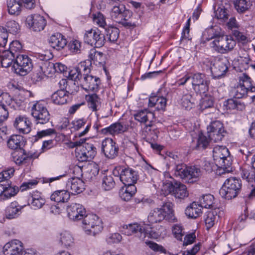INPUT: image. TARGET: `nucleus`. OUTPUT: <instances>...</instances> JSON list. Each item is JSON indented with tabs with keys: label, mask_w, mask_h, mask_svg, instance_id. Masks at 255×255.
<instances>
[{
	"label": "nucleus",
	"mask_w": 255,
	"mask_h": 255,
	"mask_svg": "<svg viewBox=\"0 0 255 255\" xmlns=\"http://www.w3.org/2000/svg\"><path fill=\"white\" fill-rule=\"evenodd\" d=\"M185 213L188 218L196 219L201 215V208L199 204L194 202L186 208Z\"/></svg>",
	"instance_id": "obj_32"
},
{
	"label": "nucleus",
	"mask_w": 255,
	"mask_h": 255,
	"mask_svg": "<svg viewBox=\"0 0 255 255\" xmlns=\"http://www.w3.org/2000/svg\"><path fill=\"white\" fill-rule=\"evenodd\" d=\"M172 233L177 240L182 241L184 232L183 231V228L180 225H174L172 227Z\"/></svg>",
	"instance_id": "obj_57"
},
{
	"label": "nucleus",
	"mask_w": 255,
	"mask_h": 255,
	"mask_svg": "<svg viewBox=\"0 0 255 255\" xmlns=\"http://www.w3.org/2000/svg\"><path fill=\"white\" fill-rule=\"evenodd\" d=\"M101 148L107 158L113 159L118 154L119 146L112 138L104 139L102 142Z\"/></svg>",
	"instance_id": "obj_17"
},
{
	"label": "nucleus",
	"mask_w": 255,
	"mask_h": 255,
	"mask_svg": "<svg viewBox=\"0 0 255 255\" xmlns=\"http://www.w3.org/2000/svg\"><path fill=\"white\" fill-rule=\"evenodd\" d=\"M17 3L19 7H24L28 9H32L35 7V0H19Z\"/></svg>",
	"instance_id": "obj_60"
},
{
	"label": "nucleus",
	"mask_w": 255,
	"mask_h": 255,
	"mask_svg": "<svg viewBox=\"0 0 255 255\" xmlns=\"http://www.w3.org/2000/svg\"><path fill=\"white\" fill-rule=\"evenodd\" d=\"M242 83H240L237 88L233 91V94L236 96L238 94L241 96H245L249 94H254L255 93V86L252 84L250 77L247 74H243L241 77Z\"/></svg>",
	"instance_id": "obj_13"
},
{
	"label": "nucleus",
	"mask_w": 255,
	"mask_h": 255,
	"mask_svg": "<svg viewBox=\"0 0 255 255\" xmlns=\"http://www.w3.org/2000/svg\"><path fill=\"white\" fill-rule=\"evenodd\" d=\"M214 196L210 194L203 195L200 199L199 202L201 208H210L213 207Z\"/></svg>",
	"instance_id": "obj_41"
},
{
	"label": "nucleus",
	"mask_w": 255,
	"mask_h": 255,
	"mask_svg": "<svg viewBox=\"0 0 255 255\" xmlns=\"http://www.w3.org/2000/svg\"><path fill=\"white\" fill-rule=\"evenodd\" d=\"M128 10L125 9V7L123 5L119 6H114L112 9L110 15L113 20L118 22L120 20L125 18V15L129 14Z\"/></svg>",
	"instance_id": "obj_29"
},
{
	"label": "nucleus",
	"mask_w": 255,
	"mask_h": 255,
	"mask_svg": "<svg viewBox=\"0 0 255 255\" xmlns=\"http://www.w3.org/2000/svg\"><path fill=\"white\" fill-rule=\"evenodd\" d=\"M8 116V113L5 106L3 104L0 105V134L5 133L6 131V127L4 122L7 119Z\"/></svg>",
	"instance_id": "obj_39"
},
{
	"label": "nucleus",
	"mask_w": 255,
	"mask_h": 255,
	"mask_svg": "<svg viewBox=\"0 0 255 255\" xmlns=\"http://www.w3.org/2000/svg\"><path fill=\"white\" fill-rule=\"evenodd\" d=\"M219 32L213 27L207 28L202 34V39L204 41H209L214 39L215 40L218 36H220Z\"/></svg>",
	"instance_id": "obj_42"
},
{
	"label": "nucleus",
	"mask_w": 255,
	"mask_h": 255,
	"mask_svg": "<svg viewBox=\"0 0 255 255\" xmlns=\"http://www.w3.org/2000/svg\"><path fill=\"white\" fill-rule=\"evenodd\" d=\"M228 61L226 58H218L211 63L210 70L214 78H220L228 71Z\"/></svg>",
	"instance_id": "obj_14"
},
{
	"label": "nucleus",
	"mask_w": 255,
	"mask_h": 255,
	"mask_svg": "<svg viewBox=\"0 0 255 255\" xmlns=\"http://www.w3.org/2000/svg\"><path fill=\"white\" fill-rule=\"evenodd\" d=\"M177 84L179 85L191 84L196 94L199 95L204 94L208 89L205 75L201 73L195 74L192 76L185 75L177 82Z\"/></svg>",
	"instance_id": "obj_3"
},
{
	"label": "nucleus",
	"mask_w": 255,
	"mask_h": 255,
	"mask_svg": "<svg viewBox=\"0 0 255 255\" xmlns=\"http://www.w3.org/2000/svg\"><path fill=\"white\" fill-rule=\"evenodd\" d=\"M125 186L120 190L119 195L123 200L128 201L136 192V188L134 185Z\"/></svg>",
	"instance_id": "obj_30"
},
{
	"label": "nucleus",
	"mask_w": 255,
	"mask_h": 255,
	"mask_svg": "<svg viewBox=\"0 0 255 255\" xmlns=\"http://www.w3.org/2000/svg\"><path fill=\"white\" fill-rule=\"evenodd\" d=\"M115 186V182L113 176H105L102 180V187L105 191L112 189Z\"/></svg>",
	"instance_id": "obj_48"
},
{
	"label": "nucleus",
	"mask_w": 255,
	"mask_h": 255,
	"mask_svg": "<svg viewBox=\"0 0 255 255\" xmlns=\"http://www.w3.org/2000/svg\"><path fill=\"white\" fill-rule=\"evenodd\" d=\"M86 123V120L84 119H79L74 120L72 122V126L71 128L73 130H78L80 128L83 127Z\"/></svg>",
	"instance_id": "obj_62"
},
{
	"label": "nucleus",
	"mask_w": 255,
	"mask_h": 255,
	"mask_svg": "<svg viewBox=\"0 0 255 255\" xmlns=\"http://www.w3.org/2000/svg\"><path fill=\"white\" fill-rule=\"evenodd\" d=\"M50 46L57 50L63 48L67 44V40L60 33L52 35L49 40Z\"/></svg>",
	"instance_id": "obj_28"
},
{
	"label": "nucleus",
	"mask_w": 255,
	"mask_h": 255,
	"mask_svg": "<svg viewBox=\"0 0 255 255\" xmlns=\"http://www.w3.org/2000/svg\"><path fill=\"white\" fill-rule=\"evenodd\" d=\"M174 175L185 182L193 183L197 181L202 175L200 168L196 166L188 167L184 164L176 165Z\"/></svg>",
	"instance_id": "obj_4"
},
{
	"label": "nucleus",
	"mask_w": 255,
	"mask_h": 255,
	"mask_svg": "<svg viewBox=\"0 0 255 255\" xmlns=\"http://www.w3.org/2000/svg\"><path fill=\"white\" fill-rule=\"evenodd\" d=\"M67 212L69 219L74 221L83 219L86 216V210L80 204L71 203L67 206Z\"/></svg>",
	"instance_id": "obj_21"
},
{
	"label": "nucleus",
	"mask_w": 255,
	"mask_h": 255,
	"mask_svg": "<svg viewBox=\"0 0 255 255\" xmlns=\"http://www.w3.org/2000/svg\"><path fill=\"white\" fill-rule=\"evenodd\" d=\"M90 73V71L84 72L82 85L85 90L96 92L100 83V80L97 77L89 75Z\"/></svg>",
	"instance_id": "obj_22"
},
{
	"label": "nucleus",
	"mask_w": 255,
	"mask_h": 255,
	"mask_svg": "<svg viewBox=\"0 0 255 255\" xmlns=\"http://www.w3.org/2000/svg\"><path fill=\"white\" fill-rule=\"evenodd\" d=\"M16 50L12 49L10 47L9 50H5L0 55V62L3 67H9L11 66V71L16 73V68L14 65L16 64L15 53Z\"/></svg>",
	"instance_id": "obj_20"
},
{
	"label": "nucleus",
	"mask_w": 255,
	"mask_h": 255,
	"mask_svg": "<svg viewBox=\"0 0 255 255\" xmlns=\"http://www.w3.org/2000/svg\"><path fill=\"white\" fill-rule=\"evenodd\" d=\"M58 238L60 243L66 248L71 247L74 244V239L68 231H62L59 234Z\"/></svg>",
	"instance_id": "obj_35"
},
{
	"label": "nucleus",
	"mask_w": 255,
	"mask_h": 255,
	"mask_svg": "<svg viewBox=\"0 0 255 255\" xmlns=\"http://www.w3.org/2000/svg\"><path fill=\"white\" fill-rule=\"evenodd\" d=\"M241 176L243 179L248 181L253 188L248 195V197L250 199L255 197V172L244 169L242 170Z\"/></svg>",
	"instance_id": "obj_27"
},
{
	"label": "nucleus",
	"mask_w": 255,
	"mask_h": 255,
	"mask_svg": "<svg viewBox=\"0 0 255 255\" xmlns=\"http://www.w3.org/2000/svg\"><path fill=\"white\" fill-rule=\"evenodd\" d=\"M173 195L176 198L183 199L188 196L189 193L187 190L186 186L179 182H174V190Z\"/></svg>",
	"instance_id": "obj_33"
},
{
	"label": "nucleus",
	"mask_w": 255,
	"mask_h": 255,
	"mask_svg": "<svg viewBox=\"0 0 255 255\" xmlns=\"http://www.w3.org/2000/svg\"><path fill=\"white\" fill-rule=\"evenodd\" d=\"M236 45V42L232 36L221 34L211 43V47L222 54L229 52Z\"/></svg>",
	"instance_id": "obj_8"
},
{
	"label": "nucleus",
	"mask_w": 255,
	"mask_h": 255,
	"mask_svg": "<svg viewBox=\"0 0 255 255\" xmlns=\"http://www.w3.org/2000/svg\"><path fill=\"white\" fill-rule=\"evenodd\" d=\"M45 203V200L42 197L41 193L36 191L30 193L28 198V204L31 207L37 210L41 208Z\"/></svg>",
	"instance_id": "obj_26"
},
{
	"label": "nucleus",
	"mask_w": 255,
	"mask_h": 255,
	"mask_svg": "<svg viewBox=\"0 0 255 255\" xmlns=\"http://www.w3.org/2000/svg\"><path fill=\"white\" fill-rule=\"evenodd\" d=\"M15 169L13 167L7 169L0 173V182L9 179L14 175Z\"/></svg>",
	"instance_id": "obj_54"
},
{
	"label": "nucleus",
	"mask_w": 255,
	"mask_h": 255,
	"mask_svg": "<svg viewBox=\"0 0 255 255\" xmlns=\"http://www.w3.org/2000/svg\"><path fill=\"white\" fill-rule=\"evenodd\" d=\"M154 115L153 113L148 112L146 110H141L134 114L135 120L141 123H145L147 121L154 118Z\"/></svg>",
	"instance_id": "obj_37"
},
{
	"label": "nucleus",
	"mask_w": 255,
	"mask_h": 255,
	"mask_svg": "<svg viewBox=\"0 0 255 255\" xmlns=\"http://www.w3.org/2000/svg\"><path fill=\"white\" fill-rule=\"evenodd\" d=\"M106 36L111 42H114L117 40L119 36V29L116 27H111L105 29Z\"/></svg>",
	"instance_id": "obj_46"
},
{
	"label": "nucleus",
	"mask_w": 255,
	"mask_h": 255,
	"mask_svg": "<svg viewBox=\"0 0 255 255\" xmlns=\"http://www.w3.org/2000/svg\"><path fill=\"white\" fill-rule=\"evenodd\" d=\"M55 133L56 131L55 129L53 128H48L38 131L37 132L36 135L35 136L34 141H36L38 139L41 138L44 136L50 135L52 134H55Z\"/></svg>",
	"instance_id": "obj_59"
},
{
	"label": "nucleus",
	"mask_w": 255,
	"mask_h": 255,
	"mask_svg": "<svg viewBox=\"0 0 255 255\" xmlns=\"http://www.w3.org/2000/svg\"><path fill=\"white\" fill-rule=\"evenodd\" d=\"M120 179L125 185H134L137 180V173L132 168L120 167Z\"/></svg>",
	"instance_id": "obj_18"
},
{
	"label": "nucleus",
	"mask_w": 255,
	"mask_h": 255,
	"mask_svg": "<svg viewBox=\"0 0 255 255\" xmlns=\"http://www.w3.org/2000/svg\"><path fill=\"white\" fill-rule=\"evenodd\" d=\"M128 129V126L122 123H115L110 126L102 129V132L104 134H110L111 135L118 134L127 131Z\"/></svg>",
	"instance_id": "obj_25"
},
{
	"label": "nucleus",
	"mask_w": 255,
	"mask_h": 255,
	"mask_svg": "<svg viewBox=\"0 0 255 255\" xmlns=\"http://www.w3.org/2000/svg\"><path fill=\"white\" fill-rule=\"evenodd\" d=\"M173 204L170 202H165L160 208L151 210L147 217L148 222L150 224L160 223L163 220L172 222L176 220L173 210Z\"/></svg>",
	"instance_id": "obj_2"
},
{
	"label": "nucleus",
	"mask_w": 255,
	"mask_h": 255,
	"mask_svg": "<svg viewBox=\"0 0 255 255\" xmlns=\"http://www.w3.org/2000/svg\"><path fill=\"white\" fill-rule=\"evenodd\" d=\"M8 33L6 29L0 27V47H4L7 41Z\"/></svg>",
	"instance_id": "obj_61"
},
{
	"label": "nucleus",
	"mask_w": 255,
	"mask_h": 255,
	"mask_svg": "<svg viewBox=\"0 0 255 255\" xmlns=\"http://www.w3.org/2000/svg\"><path fill=\"white\" fill-rule=\"evenodd\" d=\"M166 105V99L164 97H149L148 106L155 107L158 110H164Z\"/></svg>",
	"instance_id": "obj_34"
},
{
	"label": "nucleus",
	"mask_w": 255,
	"mask_h": 255,
	"mask_svg": "<svg viewBox=\"0 0 255 255\" xmlns=\"http://www.w3.org/2000/svg\"><path fill=\"white\" fill-rule=\"evenodd\" d=\"M96 154V148L92 143H84L77 156L78 160L83 162L93 159Z\"/></svg>",
	"instance_id": "obj_23"
},
{
	"label": "nucleus",
	"mask_w": 255,
	"mask_h": 255,
	"mask_svg": "<svg viewBox=\"0 0 255 255\" xmlns=\"http://www.w3.org/2000/svg\"><path fill=\"white\" fill-rule=\"evenodd\" d=\"M214 105L212 97H203L200 100L199 107L201 110L211 108Z\"/></svg>",
	"instance_id": "obj_51"
},
{
	"label": "nucleus",
	"mask_w": 255,
	"mask_h": 255,
	"mask_svg": "<svg viewBox=\"0 0 255 255\" xmlns=\"http://www.w3.org/2000/svg\"><path fill=\"white\" fill-rule=\"evenodd\" d=\"M93 22L98 26L106 29L107 23L104 15L100 12H97L92 14Z\"/></svg>",
	"instance_id": "obj_43"
},
{
	"label": "nucleus",
	"mask_w": 255,
	"mask_h": 255,
	"mask_svg": "<svg viewBox=\"0 0 255 255\" xmlns=\"http://www.w3.org/2000/svg\"><path fill=\"white\" fill-rule=\"evenodd\" d=\"M3 252L5 255H16V241L6 243L3 248Z\"/></svg>",
	"instance_id": "obj_47"
},
{
	"label": "nucleus",
	"mask_w": 255,
	"mask_h": 255,
	"mask_svg": "<svg viewBox=\"0 0 255 255\" xmlns=\"http://www.w3.org/2000/svg\"><path fill=\"white\" fill-rule=\"evenodd\" d=\"M105 39L104 35L98 28L86 31L84 36L85 42L95 47L103 46Z\"/></svg>",
	"instance_id": "obj_10"
},
{
	"label": "nucleus",
	"mask_w": 255,
	"mask_h": 255,
	"mask_svg": "<svg viewBox=\"0 0 255 255\" xmlns=\"http://www.w3.org/2000/svg\"><path fill=\"white\" fill-rule=\"evenodd\" d=\"M30 122L24 117L19 116L17 120V129L20 133H27L30 131Z\"/></svg>",
	"instance_id": "obj_36"
},
{
	"label": "nucleus",
	"mask_w": 255,
	"mask_h": 255,
	"mask_svg": "<svg viewBox=\"0 0 255 255\" xmlns=\"http://www.w3.org/2000/svg\"><path fill=\"white\" fill-rule=\"evenodd\" d=\"M207 129L208 137L215 142L221 141L226 133L223 125L220 121L212 122Z\"/></svg>",
	"instance_id": "obj_11"
},
{
	"label": "nucleus",
	"mask_w": 255,
	"mask_h": 255,
	"mask_svg": "<svg viewBox=\"0 0 255 255\" xmlns=\"http://www.w3.org/2000/svg\"><path fill=\"white\" fill-rule=\"evenodd\" d=\"M25 22L28 27L34 31H40L46 25V20L44 17L37 13L27 16Z\"/></svg>",
	"instance_id": "obj_15"
},
{
	"label": "nucleus",
	"mask_w": 255,
	"mask_h": 255,
	"mask_svg": "<svg viewBox=\"0 0 255 255\" xmlns=\"http://www.w3.org/2000/svg\"><path fill=\"white\" fill-rule=\"evenodd\" d=\"M224 105L228 109H237L238 110H242L244 107V106L238 101V99L236 98V97H233V98L226 100L224 102Z\"/></svg>",
	"instance_id": "obj_44"
},
{
	"label": "nucleus",
	"mask_w": 255,
	"mask_h": 255,
	"mask_svg": "<svg viewBox=\"0 0 255 255\" xmlns=\"http://www.w3.org/2000/svg\"><path fill=\"white\" fill-rule=\"evenodd\" d=\"M16 0H7V6L8 13L10 15H14L16 12Z\"/></svg>",
	"instance_id": "obj_64"
},
{
	"label": "nucleus",
	"mask_w": 255,
	"mask_h": 255,
	"mask_svg": "<svg viewBox=\"0 0 255 255\" xmlns=\"http://www.w3.org/2000/svg\"><path fill=\"white\" fill-rule=\"evenodd\" d=\"M216 216L213 212H207L205 216V222L207 228H211L214 224Z\"/></svg>",
	"instance_id": "obj_56"
},
{
	"label": "nucleus",
	"mask_w": 255,
	"mask_h": 255,
	"mask_svg": "<svg viewBox=\"0 0 255 255\" xmlns=\"http://www.w3.org/2000/svg\"><path fill=\"white\" fill-rule=\"evenodd\" d=\"M164 230V228L161 226H159L158 231H155L149 226L144 227L136 223L125 225L121 229V232L123 234L127 236H131L133 234H136L139 238L142 241L144 240L146 237L157 239L162 235L163 232L165 231Z\"/></svg>",
	"instance_id": "obj_1"
},
{
	"label": "nucleus",
	"mask_w": 255,
	"mask_h": 255,
	"mask_svg": "<svg viewBox=\"0 0 255 255\" xmlns=\"http://www.w3.org/2000/svg\"><path fill=\"white\" fill-rule=\"evenodd\" d=\"M213 157L216 166L224 170L232 164V159L228 149L224 146H216L213 150Z\"/></svg>",
	"instance_id": "obj_7"
},
{
	"label": "nucleus",
	"mask_w": 255,
	"mask_h": 255,
	"mask_svg": "<svg viewBox=\"0 0 255 255\" xmlns=\"http://www.w3.org/2000/svg\"><path fill=\"white\" fill-rule=\"evenodd\" d=\"M215 16L218 19L225 20L228 18V10L224 7H220L215 11Z\"/></svg>",
	"instance_id": "obj_55"
},
{
	"label": "nucleus",
	"mask_w": 255,
	"mask_h": 255,
	"mask_svg": "<svg viewBox=\"0 0 255 255\" xmlns=\"http://www.w3.org/2000/svg\"><path fill=\"white\" fill-rule=\"evenodd\" d=\"M234 6L239 13H243L248 10L251 4L248 0H235L234 2Z\"/></svg>",
	"instance_id": "obj_40"
},
{
	"label": "nucleus",
	"mask_w": 255,
	"mask_h": 255,
	"mask_svg": "<svg viewBox=\"0 0 255 255\" xmlns=\"http://www.w3.org/2000/svg\"><path fill=\"white\" fill-rule=\"evenodd\" d=\"M35 57L41 61L39 63L41 71L45 76H51L55 72L54 63L49 61L53 57L51 53L49 51H45L43 53H36Z\"/></svg>",
	"instance_id": "obj_9"
},
{
	"label": "nucleus",
	"mask_w": 255,
	"mask_h": 255,
	"mask_svg": "<svg viewBox=\"0 0 255 255\" xmlns=\"http://www.w3.org/2000/svg\"><path fill=\"white\" fill-rule=\"evenodd\" d=\"M210 141L211 140L209 138H208L206 136L201 133L199 135L196 148L199 149H205L209 145Z\"/></svg>",
	"instance_id": "obj_49"
},
{
	"label": "nucleus",
	"mask_w": 255,
	"mask_h": 255,
	"mask_svg": "<svg viewBox=\"0 0 255 255\" xmlns=\"http://www.w3.org/2000/svg\"><path fill=\"white\" fill-rule=\"evenodd\" d=\"M67 190L71 194H79L85 189V183L80 178L69 179L66 184Z\"/></svg>",
	"instance_id": "obj_24"
},
{
	"label": "nucleus",
	"mask_w": 255,
	"mask_h": 255,
	"mask_svg": "<svg viewBox=\"0 0 255 255\" xmlns=\"http://www.w3.org/2000/svg\"><path fill=\"white\" fill-rule=\"evenodd\" d=\"M17 154L19 155L17 158V164L20 165L28 157L24 153V150L20 148V145L17 142Z\"/></svg>",
	"instance_id": "obj_53"
},
{
	"label": "nucleus",
	"mask_w": 255,
	"mask_h": 255,
	"mask_svg": "<svg viewBox=\"0 0 255 255\" xmlns=\"http://www.w3.org/2000/svg\"><path fill=\"white\" fill-rule=\"evenodd\" d=\"M31 115L37 124H45L50 119V114L47 109L40 102H36L31 108Z\"/></svg>",
	"instance_id": "obj_12"
},
{
	"label": "nucleus",
	"mask_w": 255,
	"mask_h": 255,
	"mask_svg": "<svg viewBox=\"0 0 255 255\" xmlns=\"http://www.w3.org/2000/svg\"><path fill=\"white\" fill-rule=\"evenodd\" d=\"M16 135L12 134L8 139L7 142V145L8 148L14 151L13 152L11 153V155L13 158V161L16 163L15 160V156L14 155L15 153V150L16 149V142H15Z\"/></svg>",
	"instance_id": "obj_58"
},
{
	"label": "nucleus",
	"mask_w": 255,
	"mask_h": 255,
	"mask_svg": "<svg viewBox=\"0 0 255 255\" xmlns=\"http://www.w3.org/2000/svg\"><path fill=\"white\" fill-rule=\"evenodd\" d=\"M32 67L31 60L27 55H17V75H26L31 71Z\"/></svg>",
	"instance_id": "obj_19"
},
{
	"label": "nucleus",
	"mask_w": 255,
	"mask_h": 255,
	"mask_svg": "<svg viewBox=\"0 0 255 255\" xmlns=\"http://www.w3.org/2000/svg\"><path fill=\"white\" fill-rule=\"evenodd\" d=\"M91 62L89 60L81 62L77 67L69 71L68 78L75 82H78L82 78L81 72L91 71Z\"/></svg>",
	"instance_id": "obj_16"
},
{
	"label": "nucleus",
	"mask_w": 255,
	"mask_h": 255,
	"mask_svg": "<svg viewBox=\"0 0 255 255\" xmlns=\"http://www.w3.org/2000/svg\"><path fill=\"white\" fill-rule=\"evenodd\" d=\"M88 106L93 111H97L100 107L101 100L99 97H87Z\"/></svg>",
	"instance_id": "obj_45"
},
{
	"label": "nucleus",
	"mask_w": 255,
	"mask_h": 255,
	"mask_svg": "<svg viewBox=\"0 0 255 255\" xmlns=\"http://www.w3.org/2000/svg\"><path fill=\"white\" fill-rule=\"evenodd\" d=\"M17 255H38L36 252L32 249L25 250L22 246V243L17 240Z\"/></svg>",
	"instance_id": "obj_50"
},
{
	"label": "nucleus",
	"mask_w": 255,
	"mask_h": 255,
	"mask_svg": "<svg viewBox=\"0 0 255 255\" xmlns=\"http://www.w3.org/2000/svg\"><path fill=\"white\" fill-rule=\"evenodd\" d=\"M16 215V202H12L5 210V216L8 219L15 218Z\"/></svg>",
	"instance_id": "obj_52"
},
{
	"label": "nucleus",
	"mask_w": 255,
	"mask_h": 255,
	"mask_svg": "<svg viewBox=\"0 0 255 255\" xmlns=\"http://www.w3.org/2000/svg\"><path fill=\"white\" fill-rule=\"evenodd\" d=\"M241 188V181L235 177H231L226 180L219 193L223 198L230 200L237 196Z\"/></svg>",
	"instance_id": "obj_5"
},
{
	"label": "nucleus",
	"mask_w": 255,
	"mask_h": 255,
	"mask_svg": "<svg viewBox=\"0 0 255 255\" xmlns=\"http://www.w3.org/2000/svg\"><path fill=\"white\" fill-rule=\"evenodd\" d=\"M70 197V193L67 190H60L54 192L50 196V199L55 202L64 203L67 202Z\"/></svg>",
	"instance_id": "obj_31"
},
{
	"label": "nucleus",
	"mask_w": 255,
	"mask_h": 255,
	"mask_svg": "<svg viewBox=\"0 0 255 255\" xmlns=\"http://www.w3.org/2000/svg\"><path fill=\"white\" fill-rule=\"evenodd\" d=\"M59 89L56 91L53 95L58 96H68L69 95H74L73 92L69 90L68 87L67 81L65 79H61L59 82Z\"/></svg>",
	"instance_id": "obj_38"
},
{
	"label": "nucleus",
	"mask_w": 255,
	"mask_h": 255,
	"mask_svg": "<svg viewBox=\"0 0 255 255\" xmlns=\"http://www.w3.org/2000/svg\"><path fill=\"white\" fill-rule=\"evenodd\" d=\"M82 227L87 235L95 236L102 231V222L95 214L86 215L82 220Z\"/></svg>",
	"instance_id": "obj_6"
},
{
	"label": "nucleus",
	"mask_w": 255,
	"mask_h": 255,
	"mask_svg": "<svg viewBox=\"0 0 255 255\" xmlns=\"http://www.w3.org/2000/svg\"><path fill=\"white\" fill-rule=\"evenodd\" d=\"M122 240V236L119 233L110 234L107 238V241L109 244L119 243Z\"/></svg>",
	"instance_id": "obj_63"
}]
</instances>
